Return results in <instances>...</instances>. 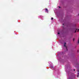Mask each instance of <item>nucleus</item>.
<instances>
[{
	"instance_id": "obj_9",
	"label": "nucleus",
	"mask_w": 79,
	"mask_h": 79,
	"mask_svg": "<svg viewBox=\"0 0 79 79\" xmlns=\"http://www.w3.org/2000/svg\"><path fill=\"white\" fill-rule=\"evenodd\" d=\"M76 31H75V33H76Z\"/></svg>"
},
{
	"instance_id": "obj_13",
	"label": "nucleus",
	"mask_w": 79,
	"mask_h": 79,
	"mask_svg": "<svg viewBox=\"0 0 79 79\" xmlns=\"http://www.w3.org/2000/svg\"><path fill=\"white\" fill-rule=\"evenodd\" d=\"M78 31H79V29L78 30Z\"/></svg>"
},
{
	"instance_id": "obj_10",
	"label": "nucleus",
	"mask_w": 79,
	"mask_h": 79,
	"mask_svg": "<svg viewBox=\"0 0 79 79\" xmlns=\"http://www.w3.org/2000/svg\"><path fill=\"white\" fill-rule=\"evenodd\" d=\"M73 70H74V71H75V69H74Z\"/></svg>"
},
{
	"instance_id": "obj_1",
	"label": "nucleus",
	"mask_w": 79,
	"mask_h": 79,
	"mask_svg": "<svg viewBox=\"0 0 79 79\" xmlns=\"http://www.w3.org/2000/svg\"><path fill=\"white\" fill-rule=\"evenodd\" d=\"M66 43H65L64 44V47H65L66 49H67V50H68V49H67V48L66 47Z\"/></svg>"
},
{
	"instance_id": "obj_11",
	"label": "nucleus",
	"mask_w": 79,
	"mask_h": 79,
	"mask_svg": "<svg viewBox=\"0 0 79 79\" xmlns=\"http://www.w3.org/2000/svg\"><path fill=\"white\" fill-rule=\"evenodd\" d=\"M59 8H61V7L59 6Z\"/></svg>"
},
{
	"instance_id": "obj_14",
	"label": "nucleus",
	"mask_w": 79,
	"mask_h": 79,
	"mask_svg": "<svg viewBox=\"0 0 79 79\" xmlns=\"http://www.w3.org/2000/svg\"><path fill=\"white\" fill-rule=\"evenodd\" d=\"M78 15H79V13Z\"/></svg>"
},
{
	"instance_id": "obj_3",
	"label": "nucleus",
	"mask_w": 79,
	"mask_h": 79,
	"mask_svg": "<svg viewBox=\"0 0 79 79\" xmlns=\"http://www.w3.org/2000/svg\"><path fill=\"white\" fill-rule=\"evenodd\" d=\"M78 72L79 73H78V75H77V77H78L79 76V71L78 70Z\"/></svg>"
},
{
	"instance_id": "obj_8",
	"label": "nucleus",
	"mask_w": 79,
	"mask_h": 79,
	"mask_svg": "<svg viewBox=\"0 0 79 79\" xmlns=\"http://www.w3.org/2000/svg\"><path fill=\"white\" fill-rule=\"evenodd\" d=\"M58 34H60V33H59V32H58Z\"/></svg>"
},
{
	"instance_id": "obj_6",
	"label": "nucleus",
	"mask_w": 79,
	"mask_h": 79,
	"mask_svg": "<svg viewBox=\"0 0 79 79\" xmlns=\"http://www.w3.org/2000/svg\"><path fill=\"white\" fill-rule=\"evenodd\" d=\"M51 68H53V67L51 66Z\"/></svg>"
},
{
	"instance_id": "obj_12",
	"label": "nucleus",
	"mask_w": 79,
	"mask_h": 79,
	"mask_svg": "<svg viewBox=\"0 0 79 79\" xmlns=\"http://www.w3.org/2000/svg\"><path fill=\"white\" fill-rule=\"evenodd\" d=\"M64 23H63V26H64Z\"/></svg>"
},
{
	"instance_id": "obj_4",
	"label": "nucleus",
	"mask_w": 79,
	"mask_h": 79,
	"mask_svg": "<svg viewBox=\"0 0 79 79\" xmlns=\"http://www.w3.org/2000/svg\"><path fill=\"white\" fill-rule=\"evenodd\" d=\"M79 43V37H78V44Z\"/></svg>"
},
{
	"instance_id": "obj_7",
	"label": "nucleus",
	"mask_w": 79,
	"mask_h": 79,
	"mask_svg": "<svg viewBox=\"0 0 79 79\" xmlns=\"http://www.w3.org/2000/svg\"><path fill=\"white\" fill-rule=\"evenodd\" d=\"M75 40V39H73V41H74Z\"/></svg>"
},
{
	"instance_id": "obj_5",
	"label": "nucleus",
	"mask_w": 79,
	"mask_h": 79,
	"mask_svg": "<svg viewBox=\"0 0 79 79\" xmlns=\"http://www.w3.org/2000/svg\"><path fill=\"white\" fill-rule=\"evenodd\" d=\"M53 18H51V20H53Z\"/></svg>"
},
{
	"instance_id": "obj_2",
	"label": "nucleus",
	"mask_w": 79,
	"mask_h": 79,
	"mask_svg": "<svg viewBox=\"0 0 79 79\" xmlns=\"http://www.w3.org/2000/svg\"><path fill=\"white\" fill-rule=\"evenodd\" d=\"M45 10H46V12L47 13H48V9L47 8H46Z\"/></svg>"
}]
</instances>
